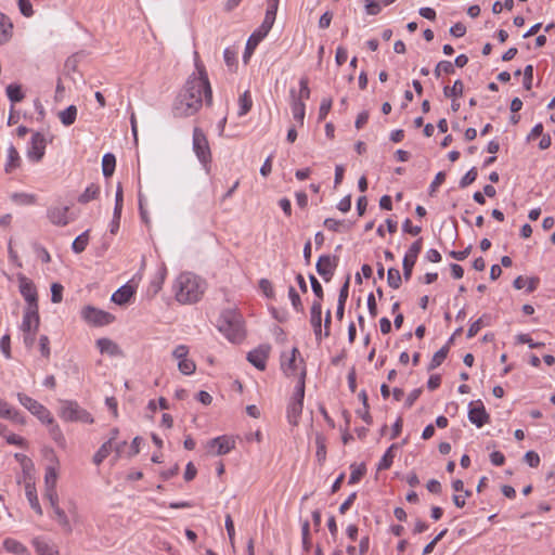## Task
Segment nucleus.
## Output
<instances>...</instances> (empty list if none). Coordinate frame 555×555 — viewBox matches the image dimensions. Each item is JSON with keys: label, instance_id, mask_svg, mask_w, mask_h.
Returning <instances> with one entry per match:
<instances>
[{"label": "nucleus", "instance_id": "1", "mask_svg": "<svg viewBox=\"0 0 555 555\" xmlns=\"http://www.w3.org/2000/svg\"><path fill=\"white\" fill-rule=\"evenodd\" d=\"M196 73H193L179 91L172 104V114L176 118H184L195 115L203 102L212 104V90L205 65L201 62L197 52L194 53Z\"/></svg>", "mask_w": 555, "mask_h": 555}, {"label": "nucleus", "instance_id": "2", "mask_svg": "<svg viewBox=\"0 0 555 555\" xmlns=\"http://www.w3.org/2000/svg\"><path fill=\"white\" fill-rule=\"evenodd\" d=\"M176 299L181 304H193L201 299L204 286L198 276L192 273H182L176 281Z\"/></svg>", "mask_w": 555, "mask_h": 555}, {"label": "nucleus", "instance_id": "3", "mask_svg": "<svg viewBox=\"0 0 555 555\" xmlns=\"http://www.w3.org/2000/svg\"><path fill=\"white\" fill-rule=\"evenodd\" d=\"M59 415L65 422H80L86 424H92L94 422L92 415L86 409L81 408L77 401L73 400H61Z\"/></svg>", "mask_w": 555, "mask_h": 555}, {"label": "nucleus", "instance_id": "4", "mask_svg": "<svg viewBox=\"0 0 555 555\" xmlns=\"http://www.w3.org/2000/svg\"><path fill=\"white\" fill-rule=\"evenodd\" d=\"M219 330L232 343H240L245 336L240 317L231 311H228L222 315Z\"/></svg>", "mask_w": 555, "mask_h": 555}, {"label": "nucleus", "instance_id": "5", "mask_svg": "<svg viewBox=\"0 0 555 555\" xmlns=\"http://www.w3.org/2000/svg\"><path fill=\"white\" fill-rule=\"evenodd\" d=\"M17 399L20 403L27 409L33 415L37 416L38 420L43 424H52L53 423V416L51 415L50 411L40 402L33 399L31 397L18 392Z\"/></svg>", "mask_w": 555, "mask_h": 555}, {"label": "nucleus", "instance_id": "6", "mask_svg": "<svg viewBox=\"0 0 555 555\" xmlns=\"http://www.w3.org/2000/svg\"><path fill=\"white\" fill-rule=\"evenodd\" d=\"M193 150L198 160L207 168L211 162V152L206 134L198 127L193 130Z\"/></svg>", "mask_w": 555, "mask_h": 555}, {"label": "nucleus", "instance_id": "7", "mask_svg": "<svg viewBox=\"0 0 555 555\" xmlns=\"http://www.w3.org/2000/svg\"><path fill=\"white\" fill-rule=\"evenodd\" d=\"M20 293L26 301V308H39L38 292L35 283L22 273L17 274Z\"/></svg>", "mask_w": 555, "mask_h": 555}, {"label": "nucleus", "instance_id": "8", "mask_svg": "<svg viewBox=\"0 0 555 555\" xmlns=\"http://www.w3.org/2000/svg\"><path fill=\"white\" fill-rule=\"evenodd\" d=\"M81 317L87 323L94 326L107 325L115 320V317L109 312L98 309L93 306H86L81 310Z\"/></svg>", "mask_w": 555, "mask_h": 555}, {"label": "nucleus", "instance_id": "9", "mask_svg": "<svg viewBox=\"0 0 555 555\" xmlns=\"http://www.w3.org/2000/svg\"><path fill=\"white\" fill-rule=\"evenodd\" d=\"M423 248V237H418L415 242L412 243L410 248L408 249L403 261V278L405 281H410L413 272V268L416 263L417 257Z\"/></svg>", "mask_w": 555, "mask_h": 555}, {"label": "nucleus", "instance_id": "10", "mask_svg": "<svg viewBox=\"0 0 555 555\" xmlns=\"http://www.w3.org/2000/svg\"><path fill=\"white\" fill-rule=\"evenodd\" d=\"M47 140L41 132L31 135L30 145L27 150V157L34 163H39L46 153Z\"/></svg>", "mask_w": 555, "mask_h": 555}, {"label": "nucleus", "instance_id": "11", "mask_svg": "<svg viewBox=\"0 0 555 555\" xmlns=\"http://www.w3.org/2000/svg\"><path fill=\"white\" fill-rule=\"evenodd\" d=\"M337 264V256L322 255L317 261L315 269L317 272L324 279V281L328 282L334 275V271Z\"/></svg>", "mask_w": 555, "mask_h": 555}, {"label": "nucleus", "instance_id": "12", "mask_svg": "<svg viewBox=\"0 0 555 555\" xmlns=\"http://www.w3.org/2000/svg\"><path fill=\"white\" fill-rule=\"evenodd\" d=\"M297 354H299L298 348L294 347L291 354L282 353L281 356V369L286 376H295L300 373L301 364L300 359L297 361Z\"/></svg>", "mask_w": 555, "mask_h": 555}, {"label": "nucleus", "instance_id": "13", "mask_svg": "<svg viewBox=\"0 0 555 555\" xmlns=\"http://www.w3.org/2000/svg\"><path fill=\"white\" fill-rule=\"evenodd\" d=\"M468 420L478 428L490 422V415L487 413L481 400L470 402L468 410Z\"/></svg>", "mask_w": 555, "mask_h": 555}, {"label": "nucleus", "instance_id": "14", "mask_svg": "<svg viewBox=\"0 0 555 555\" xmlns=\"http://www.w3.org/2000/svg\"><path fill=\"white\" fill-rule=\"evenodd\" d=\"M269 345H260L256 349L247 353V360L258 370L263 371L267 365V360L270 353Z\"/></svg>", "mask_w": 555, "mask_h": 555}, {"label": "nucleus", "instance_id": "15", "mask_svg": "<svg viewBox=\"0 0 555 555\" xmlns=\"http://www.w3.org/2000/svg\"><path fill=\"white\" fill-rule=\"evenodd\" d=\"M310 323L313 328V333L315 335V339L318 341H321L323 336V330H322V304L319 302V300H314L312 302L311 309H310Z\"/></svg>", "mask_w": 555, "mask_h": 555}, {"label": "nucleus", "instance_id": "16", "mask_svg": "<svg viewBox=\"0 0 555 555\" xmlns=\"http://www.w3.org/2000/svg\"><path fill=\"white\" fill-rule=\"evenodd\" d=\"M68 210V206H52L48 208L47 217L54 225L65 227L69 223Z\"/></svg>", "mask_w": 555, "mask_h": 555}, {"label": "nucleus", "instance_id": "17", "mask_svg": "<svg viewBox=\"0 0 555 555\" xmlns=\"http://www.w3.org/2000/svg\"><path fill=\"white\" fill-rule=\"evenodd\" d=\"M234 440L230 439L228 436H220L207 442V448L209 451H212L215 448H217L215 452L216 455H224L234 449Z\"/></svg>", "mask_w": 555, "mask_h": 555}, {"label": "nucleus", "instance_id": "18", "mask_svg": "<svg viewBox=\"0 0 555 555\" xmlns=\"http://www.w3.org/2000/svg\"><path fill=\"white\" fill-rule=\"evenodd\" d=\"M40 324L39 308H25L21 328L23 332L35 330L38 332Z\"/></svg>", "mask_w": 555, "mask_h": 555}, {"label": "nucleus", "instance_id": "19", "mask_svg": "<svg viewBox=\"0 0 555 555\" xmlns=\"http://www.w3.org/2000/svg\"><path fill=\"white\" fill-rule=\"evenodd\" d=\"M271 28L260 25L248 38L244 52V59L250 55L256 47L267 37Z\"/></svg>", "mask_w": 555, "mask_h": 555}, {"label": "nucleus", "instance_id": "20", "mask_svg": "<svg viewBox=\"0 0 555 555\" xmlns=\"http://www.w3.org/2000/svg\"><path fill=\"white\" fill-rule=\"evenodd\" d=\"M25 492H26V496H27V500L30 504V507L38 514V515H42V508L40 506V503H39V500H38V495H37V490H36V487H35V481H34V478L31 476H28L25 478Z\"/></svg>", "mask_w": 555, "mask_h": 555}, {"label": "nucleus", "instance_id": "21", "mask_svg": "<svg viewBox=\"0 0 555 555\" xmlns=\"http://www.w3.org/2000/svg\"><path fill=\"white\" fill-rule=\"evenodd\" d=\"M300 364H301V371L298 374L297 385L295 387V391H294V395L291 400L304 402L307 369H306L305 360L302 358H300Z\"/></svg>", "mask_w": 555, "mask_h": 555}, {"label": "nucleus", "instance_id": "22", "mask_svg": "<svg viewBox=\"0 0 555 555\" xmlns=\"http://www.w3.org/2000/svg\"><path fill=\"white\" fill-rule=\"evenodd\" d=\"M291 96H292V112L294 119L300 125H304L305 119V113H306V105L300 99H296V91L295 89L291 90Z\"/></svg>", "mask_w": 555, "mask_h": 555}, {"label": "nucleus", "instance_id": "23", "mask_svg": "<svg viewBox=\"0 0 555 555\" xmlns=\"http://www.w3.org/2000/svg\"><path fill=\"white\" fill-rule=\"evenodd\" d=\"M96 347L101 353H107L109 356H121L122 351L119 346L109 338H100L96 340Z\"/></svg>", "mask_w": 555, "mask_h": 555}, {"label": "nucleus", "instance_id": "24", "mask_svg": "<svg viewBox=\"0 0 555 555\" xmlns=\"http://www.w3.org/2000/svg\"><path fill=\"white\" fill-rule=\"evenodd\" d=\"M134 295V288L131 285H124L119 287L113 295L112 301L117 305L127 304L130 298Z\"/></svg>", "mask_w": 555, "mask_h": 555}, {"label": "nucleus", "instance_id": "25", "mask_svg": "<svg viewBox=\"0 0 555 555\" xmlns=\"http://www.w3.org/2000/svg\"><path fill=\"white\" fill-rule=\"evenodd\" d=\"M21 157L18 151L14 145H10L8 149V159L4 166V171L7 173L13 172L21 166Z\"/></svg>", "mask_w": 555, "mask_h": 555}, {"label": "nucleus", "instance_id": "26", "mask_svg": "<svg viewBox=\"0 0 555 555\" xmlns=\"http://www.w3.org/2000/svg\"><path fill=\"white\" fill-rule=\"evenodd\" d=\"M304 402L291 400L287 406L288 422L296 426L302 413Z\"/></svg>", "mask_w": 555, "mask_h": 555}, {"label": "nucleus", "instance_id": "27", "mask_svg": "<svg viewBox=\"0 0 555 555\" xmlns=\"http://www.w3.org/2000/svg\"><path fill=\"white\" fill-rule=\"evenodd\" d=\"M3 547L7 552L15 554V555H29L26 546L23 545L17 540L12 539V538H7L3 541Z\"/></svg>", "mask_w": 555, "mask_h": 555}, {"label": "nucleus", "instance_id": "28", "mask_svg": "<svg viewBox=\"0 0 555 555\" xmlns=\"http://www.w3.org/2000/svg\"><path fill=\"white\" fill-rule=\"evenodd\" d=\"M268 1V8L266 11L264 20L262 21V25L266 27L272 28L275 18H276V12L279 8L280 0H267Z\"/></svg>", "mask_w": 555, "mask_h": 555}, {"label": "nucleus", "instance_id": "29", "mask_svg": "<svg viewBox=\"0 0 555 555\" xmlns=\"http://www.w3.org/2000/svg\"><path fill=\"white\" fill-rule=\"evenodd\" d=\"M59 117L64 126L68 127L73 125L77 117V107L75 105H69L59 113Z\"/></svg>", "mask_w": 555, "mask_h": 555}, {"label": "nucleus", "instance_id": "30", "mask_svg": "<svg viewBox=\"0 0 555 555\" xmlns=\"http://www.w3.org/2000/svg\"><path fill=\"white\" fill-rule=\"evenodd\" d=\"M12 24L9 18L0 13V44L5 43L11 38Z\"/></svg>", "mask_w": 555, "mask_h": 555}, {"label": "nucleus", "instance_id": "31", "mask_svg": "<svg viewBox=\"0 0 555 555\" xmlns=\"http://www.w3.org/2000/svg\"><path fill=\"white\" fill-rule=\"evenodd\" d=\"M116 166V158L114 154L106 153L102 158V171L103 176L108 178L111 177L115 171Z\"/></svg>", "mask_w": 555, "mask_h": 555}, {"label": "nucleus", "instance_id": "32", "mask_svg": "<svg viewBox=\"0 0 555 555\" xmlns=\"http://www.w3.org/2000/svg\"><path fill=\"white\" fill-rule=\"evenodd\" d=\"M351 474L349 477V485L358 483L366 474V466L364 463L357 465L356 463L350 465Z\"/></svg>", "mask_w": 555, "mask_h": 555}, {"label": "nucleus", "instance_id": "33", "mask_svg": "<svg viewBox=\"0 0 555 555\" xmlns=\"http://www.w3.org/2000/svg\"><path fill=\"white\" fill-rule=\"evenodd\" d=\"M7 95L12 103L22 102L25 98L21 85L11 83L7 87Z\"/></svg>", "mask_w": 555, "mask_h": 555}, {"label": "nucleus", "instance_id": "34", "mask_svg": "<svg viewBox=\"0 0 555 555\" xmlns=\"http://www.w3.org/2000/svg\"><path fill=\"white\" fill-rule=\"evenodd\" d=\"M397 449V444H391L387 451L385 452V454L383 455V457L380 459L378 465H377V469L378 470H386L388 468H390V466L392 465V462H393V459H395V453H393V450Z\"/></svg>", "mask_w": 555, "mask_h": 555}, {"label": "nucleus", "instance_id": "35", "mask_svg": "<svg viewBox=\"0 0 555 555\" xmlns=\"http://www.w3.org/2000/svg\"><path fill=\"white\" fill-rule=\"evenodd\" d=\"M448 353H449L448 345H444L437 352H435V354L433 356L431 361H430V363L428 365V371H433L436 367H438L439 365H441V363L448 357Z\"/></svg>", "mask_w": 555, "mask_h": 555}, {"label": "nucleus", "instance_id": "36", "mask_svg": "<svg viewBox=\"0 0 555 555\" xmlns=\"http://www.w3.org/2000/svg\"><path fill=\"white\" fill-rule=\"evenodd\" d=\"M33 544H34L38 555H56L57 554V552L53 548L52 545H50L48 542H46L39 538L34 539Z\"/></svg>", "mask_w": 555, "mask_h": 555}, {"label": "nucleus", "instance_id": "37", "mask_svg": "<svg viewBox=\"0 0 555 555\" xmlns=\"http://www.w3.org/2000/svg\"><path fill=\"white\" fill-rule=\"evenodd\" d=\"M463 91H464V83L460 79L455 80L452 87L446 86L443 88V94L446 98L462 96Z\"/></svg>", "mask_w": 555, "mask_h": 555}, {"label": "nucleus", "instance_id": "38", "mask_svg": "<svg viewBox=\"0 0 555 555\" xmlns=\"http://www.w3.org/2000/svg\"><path fill=\"white\" fill-rule=\"evenodd\" d=\"M112 448L113 447L111 446V441L104 442L93 455V463L98 466L101 465L103 461L109 455Z\"/></svg>", "mask_w": 555, "mask_h": 555}, {"label": "nucleus", "instance_id": "39", "mask_svg": "<svg viewBox=\"0 0 555 555\" xmlns=\"http://www.w3.org/2000/svg\"><path fill=\"white\" fill-rule=\"evenodd\" d=\"M100 193V188L96 184L89 185L82 194L78 197V202L81 204H87L92 199H95Z\"/></svg>", "mask_w": 555, "mask_h": 555}, {"label": "nucleus", "instance_id": "40", "mask_svg": "<svg viewBox=\"0 0 555 555\" xmlns=\"http://www.w3.org/2000/svg\"><path fill=\"white\" fill-rule=\"evenodd\" d=\"M317 452L315 456L319 464H323L326 460V444L325 437L323 435H317L315 437Z\"/></svg>", "mask_w": 555, "mask_h": 555}, {"label": "nucleus", "instance_id": "41", "mask_svg": "<svg viewBox=\"0 0 555 555\" xmlns=\"http://www.w3.org/2000/svg\"><path fill=\"white\" fill-rule=\"evenodd\" d=\"M88 242H89V230L85 231L83 233H81L74 240V242L72 244V248H73L74 253H76V254L82 253L86 249Z\"/></svg>", "mask_w": 555, "mask_h": 555}, {"label": "nucleus", "instance_id": "42", "mask_svg": "<svg viewBox=\"0 0 555 555\" xmlns=\"http://www.w3.org/2000/svg\"><path fill=\"white\" fill-rule=\"evenodd\" d=\"M387 283L388 285L393 288L398 289L402 284V276L398 269L396 268H389L387 272Z\"/></svg>", "mask_w": 555, "mask_h": 555}, {"label": "nucleus", "instance_id": "43", "mask_svg": "<svg viewBox=\"0 0 555 555\" xmlns=\"http://www.w3.org/2000/svg\"><path fill=\"white\" fill-rule=\"evenodd\" d=\"M238 103H240L238 116L246 115L251 109V106H253V101H251L249 91H245L240 96Z\"/></svg>", "mask_w": 555, "mask_h": 555}, {"label": "nucleus", "instance_id": "44", "mask_svg": "<svg viewBox=\"0 0 555 555\" xmlns=\"http://www.w3.org/2000/svg\"><path fill=\"white\" fill-rule=\"evenodd\" d=\"M57 473L52 466H48L44 475L46 490L56 489Z\"/></svg>", "mask_w": 555, "mask_h": 555}, {"label": "nucleus", "instance_id": "45", "mask_svg": "<svg viewBox=\"0 0 555 555\" xmlns=\"http://www.w3.org/2000/svg\"><path fill=\"white\" fill-rule=\"evenodd\" d=\"M54 514L57 522L62 526L64 531L70 533L73 529L65 512L60 506H55Z\"/></svg>", "mask_w": 555, "mask_h": 555}, {"label": "nucleus", "instance_id": "46", "mask_svg": "<svg viewBox=\"0 0 555 555\" xmlns=\"http://www.w3.org/2000/svg\"><path fill=\"white\" fill-rule=\"evenodd\" d=\"M288 297L291 299L293 308L297 312L304 313L305 312V307L302 305V301H301V298H300L299 294L296 292L294 286H289V288H288Z\"/></svg>", "mask_w": 555, "mask_h": 555}, {"label": "nucleus", "instance_id": "47", "mask_svg": "<svg viewBox=\"0 0 555 555\" xmlns=\"http://www.w3.org/2000/svg\"><path fill=\"white\" fill-rule=\"evenodd\" d=\"M323 224L325 228L334 232H340L341 228H345V230L348 231L351 227L350 223L346 224L344 221H339L333 218H326Z\"/></svg>", "mask_w": 555, "mask_h": 555}, {"label": "nucleus", "instance_id": "48", "mask_svg": "<svg viewBox=\"0 0 555 555\" xmlns=\"http://www.w3.org/2000/svg\"><path fill=\"white\" fill-rule=\"evenodd\" d=\"M309 281L311 283V288L317 297L315 300H319V302L322 304V300L324 298V291L321 283L313 274H309Z\"/></svg>", "mask_w": 555, "mask_h": 555}, {"label": "nucleus", "instance_id": "49", "mask_svg": "<svg viewBox=\"0 0 555 555\" xmlns=\"http://www.w3.org/2000/svg\"><path fill=\"white\" fill-rule=\"evenodd\" d=\"M179 371L184 375H191L196 370V364L193 360L190 359H182L178 363Z\"/></svg>", "mask_w": 555, "mask_h": 555}, {"label": "nucleus", "instance_id": "50", "mask_svg": "<svg viewBox=\"0 0 555 555\" xmlns=\"http://www.w3.org/2000/svg\"><path fill=\"white\" fill-rule=\"evenodd\" d=\"M477 176H478V172H477V168L476 167H473L470 168L463 177L462 179L460 180V188L461 189H465L467 188L469 184H472L473 182H475V180L477 179Z\"/></svg>", "mask_w": 555, "mask_h": 555}, {"label": "nucleus", "instance_id": "51", "mask_svg": "<svg viewBox=\"0 0 555 555\" xmlns=\"http://www.w3.org/2000/svg\"><path fill=\"white\" fill-rule=\"evenodd\" d=\"M50 426L49 433L51 438L59 444H63L65 442L64 435L57 424L53 421L52 424H48Z\"/></svg>", "mask_w": 555, "mask_h": 555}, {"label": "nucleus", "instance_id": "52", "mask_svg": "<svg viewBox=\"0 0 555 555\" xmlns=\"http://www.w3.org/2000/svg\"><path fill=\"white\" fill-rule=\"evenodd\" d=\"M166 276V269L163 268L159 276L156 280H153L150 284L149 292H152V295L155 296L163 287V283Z\"/></svg>", "mask_w": 555, "mask_h": 555}, {"label": "nucleus", "instance_id": "53", "mask_svg": "<svg viewBox=\"0 0 555 555\" xmlns=\"http://www.w3.org/2000/svg\"><path fill=\"white\" fill-rule=\"evenodd\" d=\"M64 287L60 283H52L51 285V301L53 304H60L63 300Z\"/></svg>", "mask_w": 555, "mask_h": 555}, {"label": "nucleus", "instance_id": "54", "mask_svg": "<svg viewBox=\"0 0 555 555\" xmlns=\"http://www.w3.org/2000/svg\"><path fill=\"white\" fill-rule=\"evenodd\" d=\"M309 79L307 76H304L299 80V95L296 96V99H300L302 102L304 100H308L310 98V89H309Z\"/></svg>", "mask_w": 555, "mask_h": 555}, {"label": "nucleus", "instance_id": "55", "mask_svg": "<svg viewBox=\"0 0 555 555\" xmlns=\"http://www.w3.org/2000/svg\"><path fill=\"white\" fill-rule=\"evenodd\" d=\"M532 80H533V66L531 64H529L524 69L522 85H524L525 90H527V91L531 90Z\"/></svg>", "mask_w": 555, "mask_h": 555}, {"label": "nucleus", "instance_id": "56", "mask_svg": "<svg viewBox=\"0 0 555 555\" xmlns=\"http://www.w3.org/2000/svg\"><path fill=\"white\" fill-rule=\"evenodd\" d=\"M333 101L331 98H324L321 102L320 108H319V120H323L326 118L327 114L330 113L332 108Z\"/></svg>", "mask_w": 555, "mask_h": 555}, {"label": "nucleus", "instance_id": "57", "mask_svg": "<svg viewBox=\"0 0 555 555\" xmlns=\"http://www.w3.org/2000/svg\"><path fill=\"white\" fill-rule=\"evenodd\" d=\"M524 461L530 466V467H538L540 465V456L535 451H528L526 452L524 456Z\"/></svg>", "mask_w": 555, "mask_h": 555}, {"label": "nucleus", "instance_id": "58", "mask_svg": "<svg viewBox=\"0 0 555 555\" xmlns=\"http://www.w3.org/2000/svg\"><path fill=\"white\" fill-rule=\"evenodd\" d=\"M259 287L268 298L274 297V291L272 283L268 279H261L259 281Z\"/></svg>", "mask_w": 555, "mask_h": 555}, {"label": "nucleus", "instance_id": "59", "mask_svg": "<svg viewBox=\"0 0 555 555\" xmlns=\"http://www.w3.org/2000/svg\"><path fill=\"white\" fill-rule=\"evenodd\" d=\"M402 230L404 233H409L411 235H418L422 232V228L420 225H412V222L409 218H406L402 224Z\"/></svg>", "mask_w": 555, "mask_h": 555}, {"label": "nucleus", "instance_id": "60", "mask_svg": "<svg viewBox=\"0 0 555 555\" xmlns=\"http://www.w3.org/2000/svg\"><path fill=\"white\" fill-rule=\"evenodd\" d=\"M483 318L485 315H482L481 318H479L478 320L470 324L467 331V338H473L481 330V327L485 325Z\"/></svg>", "mask_w": 555, "mask_h": 555}, {"label": "nucleus", "instance_id": "61", "mask_svg": "<svg viewBox=\"0 0 555 555\" xmlns=\"http://www.w3.org/2000/svg\"><path fill=\"white\" fill-rule=\"evenodd\" d=\"M365 10L370 15H377L382 11V7L377 0H365Z\"/></svg>", "mask_w": 555, "mask_h": 555}, {"label": "nucleus", "instance_id": "62", "mask_svg": "<svg viewBox=\"0 0 555 555\" xmlns=\"http://www.w3.org/2000/svg\"><path fill=\"white\" fill-rule=\"evenodd\" d=\"M10 344H11V338H10V335H3L0 339V348H1V351L3 353V356L7 358V359H10L11 358V347H10Z\"/></svg>", "mask_w": 555, "mask_h": 555}, {"label": "nucleus", "instance_id": "63", "mask_svg": "<svg viewBox=\"0 0 555 555\" xmlns=\"http://www.w3.org/2000/svg\"><path fill=\"white\" fill-rule=\"evenodd\" d=\"M18 7L21 13L26 16L30 17L34 14L33 5L29 0H18Z\"/></svg>", "mask_w": 555, "mask_h": 555}, {"label": "nucleus", "instance_id": "64", "mask_svg": "<svg viewBox=\"0 0 555 555\" xmlns=\"http://www.w3.org/2000/svg\"><path fill=\"white\" fill-rule=\"evenodd\" d=\"M449 31L451 36L455 38H461L466 34V26L463 23L459 22L451 26Z\"/></svg>", "mask_w": 555, "mask_h": 555}]
</instances>
